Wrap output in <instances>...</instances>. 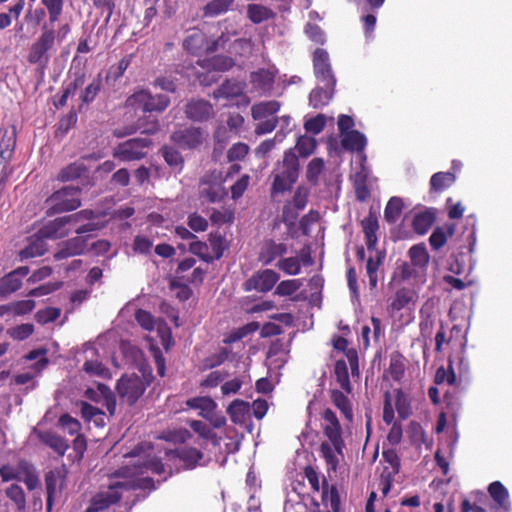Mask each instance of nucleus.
Segmentation results:
<instances>
[{
    "label": "nucleus",
    "instance_id": "nucleus-1",
    "mask_svg": "<svg viewBox=\"0 0 512 512\" xmlns=\"http://www.w3.org/2000/svg\"><path fill=\"white\" fill-rule=\"evenodd\" d=\"M71 33L69 23L62 24L58 30L53 26H49L47 22L43 23L40 30V36L35 40L28 50L27 61L29 64L37 65L38 69L43 72L47 69L50 62V52L56 41L62 42L67 35Z\"/></svg>",
    "mask_w": 512,
    "mask_h": 512
},
{
    "label": "nucleus",
    "instance_id": "nucleus-2",
    "mask_svg": "<svg viewBox=\"0 0 512 512\" xmlns=\"http://www.w3.org/2000/svg\"><path fill=\"white\" fill-rule=\"evenodd\" d=\"M300 162L293 149L284 152L282 163L272 173L271 196L290 191L299 177Z\"/></svg>",
    "mask_w": 512,
    "mask_h": 512
},
{
    "label": "nucleus",
    "instance_id": "nucleus-3",
    "mask_svg": "<svg viewBox=\"0 0 512 512\" xmlns=\"http://www.w3.org/2000/svg\"><path fill=\"white\" fill-rule=\"evenodd\" d=\"M466 342H462L461 348L448 358L447 368L439 367L434 376V382L441 384L447 382L450 386H460L463 380H468L470 373L469 359L465 355Z\"/></svg>",
    "mask_w": 512,
    "mask_h": 512
},
{
    "label": "nucleus",
    "instance_id": "nucleus-4",
    "mask_svg": "<svg viewBox=\"0 0 512 512\" xmlns=\"http://www.w3.org/2000/svg\"><path fill=\"white\" fill-rule=\"evenodd\" d=\"M150 384L151 379H147L145 375L123 374L116 382V391L123 402L134 405Z\"/></svg>",
    "mask_w": 512,
    "mask_h": 512
},
{
    "label": "nucleus",
    "instance_id": "nucleus-5",
    "mask_svg": "<svg viewBox=\"0 0 512 512\" xmlns=\"http://www.w3.org/2000/svg\"><path fill=\"white\" fill-rule=\"evenodd\" d=\"M81 189L78 186H64L63 189L53 192L46 203L52 213L73 211L81 205Z\"/></svg>",
    "mask_w": 512,
    "mask_h": 512
},
{
    "label": "nucleus",
    "instance_id": "nucleus-6",
    "mask_svg": "<svg viewBox=\"0 0 512 512\" xmlns=\"http://www.w3.org/2000/svg\"><path fill=\"white\" fill-rule=\"evenodd\" d=\"M170 104V98L167 95H152L150 90L142 89L133 92L127 99V105L135 109H141L144 112H163Z\"/></svg>",
    "mask_w": 512,
    "mask_h": 512
},
{
    "label": "nucleus",
    "instance_id": "nucleus-7",
    "mask_svg": "<svg viewBox=\"0 0 512 512\" xmlns=\"http://www.w3.org/2000/svg\"><path fill=\"white\" fill-rule=\"evenodd\" d=\"M151 139L147 137H135L115 146L113 156L122 161H132L145 158L146 149L151 145Z\"/></svg>",
    "mask_w": 512,
    "mask_h": 512
},
{
    "label": "nucleus",
    "instance_id": "nucleus-8",
    "mask_svg": "<svg viewBox=\"0 0 512 512\" xmlns=\"http://www.w3.org/2000/svg\"><path fill=\"white\" fill-rule=\"evenodd\" d=\"M313 70L319 82L327 88L336 87V77L331 69L330 56L323 48H317L312 56Z\"/></svg>",
    "mask_w": 512,
    "mask_h": 512
},
{
    "label": "nucleus",
    "instance_id": "nucleus-9",
    "mask_svg": "<svg viewBox=\"0 0 512 512\" xmlns=\"http://www.w3.org/2000/svg\"><path fill=\"white\" fill-rule=\"evenodd\" d=\"M206 136L202 128L191 125L175 130L171 133L170 139L183 150H193L203 144Z\"/></svg>",
    "mask_w": 512,
    "mask_h": 512
},
{
    "label": "nucleus",
    "instance_id": "nucleus-10",
    "mask_svg": "<svg viewBox=\"0 0 512 512\" xmlns=\"http://www.w3.org/2000/svg\"><path fill=\"white\" fill-rule=\"evenodd\" d=\"M323 432L338 454H342L345 443L342 438V426L334 410L325 408L322 413Z\"/></svg>",
    "mask_w": 512,
    "mask_h": 512
},
{
    "label": "nucleus",
    "instance_id": "nucleus-11",
    "mask_svg": "<svg viewBox=\"0 0 512 512\" xmlns=\"http://www.w3.org/2000/svg\"><path fill=\"white\" fill-rule=\"evenodd\" d=\"M277 71L267 68H260L251 71L249 74V83L251 92L258 96H269L272 94L275 84Z\"/></svg>",
    "mask_w": 512,
    "mask_h": 512
},
{
    "label": "nucleus",
    "instance_id": "nucleus-12",
    "mask_svg": "<svg viewBox=\"0 0 512 512\" xmlns=\"http://www.w3.org/2000/svg\"><path fill=\"white\" fill-rule=\"evenodd\" d=\"M124 488H127V484L123 482H115L110 484L108 490L98 492L96 496L92 498V503L86 512H98L109 508L112 504H116L122 498V492Z\"/></svg>",
    "mask_w": 512,
    "mask_h": 512
},
{
    "label": "nucleus",
    "instance_id": "nucleus-13",
    "mask_svg": "<svg viewBox=\"0 0 512 512\" xmlns=\"http://www.w3.org/2000/svg\"><path fill=\"white\" fill-rule=\"evenodd\" d=\"M278 280L279 273L266 268V270L256 272L248 278L243 284V288L246 292L257 291L266 293L272 290Z\"/></svg>",
    "mask_w": 512,
    "mask_h": 512
},
{
    "label": "nucleus",
    "instance_id": "nucleus-14",
    "mask_svg": "<svg viewBox=\"0 0 512 512\" xmlns=\"http://www.w3.org/2000/svg\"><path fill=\"white\" fill-rule=\"evenodd\" d=\"M183 49L192 56L209 55V37L200 28H191L185 36Z\"/></svg>",
    "mask_w": 512,
    "mask_h": 512
},
{
    "label": "nucleus",
    "instance_id": "nucleus-15",
    "mask_svg": "<svg viewBox=\"0 0 512 512\" xmlns=\"http://www.w3.org/2000/svg\"><path fill=\"white\" fill-rule=\"evenodd\" d=\"M185 116L192 122H207L215 117V108L204 98H192L185 104Z\"/></svg>",
    "mask_w": 512,
    "mask_h": 512
},
{
    "label": "nucleus",
    "instance_id": "nucleus-16",
    "mask_svg": "<svg viewBox=\"0 0 512 512\" xmlns=\"http://www.w3.org/2000/svg\"><path fill=\"white\" fill-rule=\"evenodd\" d=\"M246 87L247 84L243 81H238L237 78H226V80L214 90L213 96L216 99L241 98L242 103L248 105L250 103V98L245 93Z\"/></svg>",
    "mask_w": 512,
    "mask_h": 512
},
{
    "label": "nucleus",
    "instance_id": "nucleus-17",
    "mask_svg": "<svg viewBox=\"0 0 512 512\" xmlns=\"http://www.w3.org/2000/svg\"><path fill=\"white\" fill-rule=\"evenodd\" d=\"M166 457L170 461L179 459L183 463L185 469H194L203 457L201 450L193 447H179L176 449H168L165 451Z\"/></svg>",
    "mask_w": 512,
    "mask_h": 512
},
{
    "label": "nucleus",
    "instance_id": "nucleus-18",
    "mask_svg": "<svg viewBox=\"0 0 512 512\" xmlns=\"http://www.w3.org/2000/svg\"><path fill=\"white\" fill-rule=\"evenodd\" d=\"M200 195L208 203H221L227 197V189L221 180L201 179Z\"/></svg>",
    "mask_w": 512,
    "mask_h": 512
},
{
    "label": "nucleus",
    "instance_id": "nucleus-19",
    "mask_svg": "<svg viewBox=\"0 0 512 512\" xmlns=\"http://www.w3.org/2000/svg\"><path fill=\"white\" fill-rule=\"evenodd\" d=\"M68 224H72L71 214L51 220L49 223L41 227L39 234L41 237L46 239L64 238L69 234V230L66 228Z\"/></svg>",
    "mask_w": 512,
    "mask_h": 512
},
{
    "label": "nucleus",
    "instance_id": "nucleus-20",
    "mask_svg": "<svg viewBox=\"0 0 512 512\" xmlns=\"http://www.w3.org/2000/svg\"><path fill=\"white\" fill-rule=\"evenodd\" d=\"M87 249V238L82 236H77L74 238H70L66 240L59 251L54 254V258L56 260H63L70 257H75V255H81L85 253Z\"/></svg>",
    "mask_w": 512,
    "mask_h": 512
},
{
    "label": "nucleus",
    "instance_id": "nucleus-21",
    "mask_svg": "<svg viewBox=\"0 0 512 512\" xmlns=\"http://www.w3.org/2000/svg\"><path fill=\"white\" fill-rule=\"evenodd\" d=\"M330 400L347 422H353V404L344 390L330 389Z\"/></svg>",
    "mask_w": 512,
    "mask_h": 512
},
{
    "label": "nucleus",
    "instance_id": "nucleus-22",
    "mask_svg": "<svg viewBox=\"0 0 512 512\" xmlns=\"http://www.w3.org/2000/svg\"><path fill=\"white\" fill-rule=\"evenodd\" d=\"M333 346L337 350H341L346 355V360L351 369L352 376H359V355L356 349L347 348L348 341L343 336L337 335L333 340Z\"/></svg>",
    "mask_w": 512,
    "mask_h": 512
},
{
    "label": "nucleus",
    "instance_id": "nucleus-23",
    "mask_svg": "<svg viewBox=\"0 0 512 512\" xmlns=\"http://www.w3.org/2000/svg\"><path fill=\"white\" fill-rule=\"evenodd\" d=\"M488 493L499 510H511V502L509 501V490L504 487L500 481H494L489 484Z\"/></svg>",
    "mask_w": 512,
    "mask_h": 512
},
{
    "label": "nucleus",
    "instance_id": "nucleus-24",
    "mask_svg": "<svg viewBox=\"0 0 512 512\" xmlns=\"http://www.w3.org/2000/svg\"><path fill=\"white\" fill-rule=\"evenodd\" d=\"M287 245L283 243H276L274 240H266L265 244L261 247L260 261L264 265L271 264L273 260L283 257L287 253Z\"/></svg>",
    "mask_w": 512,
    "mask_h": 512
},
{
    "label": "nucleus",
    "instance_id": "nucleus-25",
    "mask_svg": "<svg viewBox=\"0 0 512 512\" xmlns=\"http://www.w3.org/2000/svg\"><path fill=\"white\" fill-rule=\"evenodd\" d=\"M322 502L330 505L333 512H341V497L337 484H330L326 478L322 482Z\"/></svg>",
    "mask_w": 512,
    "mask_h": 512
},
{
    "label": "nucleus",
    "instance_id": "nucleus-26",
    "mask_svg": "<svg viewBox=\"0 0 512 512\" xmlns=\"http://www.w3.org/2000/svg\"><path fill=\"white\" fill-rule=\"evenodd\" d=\"M436 219L434 209L417 212L412 220L413 230L420 235L427 233Z\"/></svg>",
    "mask_w": 512,
    "mask_h": 512
},
{
    "label": "nucleus",
    "instance_id": "nucleus-27",
    "mask_svg": "<svg viewBox=\"0 0 512 512\" xmlns=\"http://www.w3.org/2000/svg\"><path fill=\"white\" fill-rule=\"evenodd\" d=\"M367 139L359 130H350L341 138L342 148L347 151H364Z\"/></svg>",
    "mask_w": 512,
    "mask_h": 512
},
{
    "label": "nucleus",
    "instance_id": "nucleus-28",
    "mask_svg": "<svg viewBox=\"0 0 512 512\" xmlns=\"http://www.w3.org/2000/svg\"><path fill=\"white\" fill-rule=\"evenodd\" d=\"M39 438L42 443L48 445L49 448L54 450L60 456H64L69 448V444L66 439L56 433H53L52 430L41 432L39 434Z\"/></svg>",
    "mask_w": 512,
    "mask_h": 512
},
{
    "label": "nucleus",
    "instance_id": "nucleus-29",
    "mask_svg": "<svg viewBox=\"0 0 512 512\" xmlns=\"http://www.w3.org/2000/svg\"><path fill=\"white\" fill-rule=\"evenodd\" d=\"M197 63L206 69H211L213 72H225L231 70L235 65V61L231 56L216 55L208 60L197 61Z\"/></svg>",
    "mask_w": 512,
    "mask_h": 512
},
{
    "label": "nucleus",
    "instance_id": "nucleus-30",
    "mask_svg": "<svg viewBox=\"0 0 512 512\" xmlns=\"http://www.w3.org/2000/svg\"><path fill=\"white\" fill-rule=\"evenodd\" d=\"M405 358L402 353L399 351H395L390 354L389 359V366L386 370V374H388L389 377L393 381H401L403 377L405 376Z\"/></svg>",
    "mask_w": 512,
    "mask_h": 512
},
{
    "label": "nucleus",
    "instance_id": "nucleus-31",
    "mask_svg": "<svg viewBox=\"0 0 512 512\" xmlns=\"http://www.w3.org/2000/svg\"><path fill=\"white\" fill-rule=\"evenodd\" d=\"M45 239L38 233L37 237L31 238L27 246H25L19 253V256L22 260L41 257L45 252H47V244L45 243Z\"/></svg>",
    "mask_w": 512,
    "mask_h": 512
},
{
    "label": "nucleus",
    "instance_id": "nucleus-32",
    "mask_svg": "<svg viewBox=\"0 0 512 512\" xmlns=\"http://www.w3.org/2000/svg\"><path fill=\"white\" fill-rule=\"evenodd\" d=\"M279 101H264L252 105L251 115L255 121H261V119L271 118L280 109Z\"/></svg>",
    "mask_w": 512,
    "mask_h": 512
},
{
    "label": "nucleus",
    "instance_id": "nucleus-33",
    "mask_svg": "<svg viewBox=\"0 0 512 512\" xmlns=\"http://www.w3.org/2000/svg\"><path fill=\"white\" fill-rule=\"evenodd\" d=\"M227 413L231 417L233 423L243 424L250 415V404L243 400H234L227 408Z\"/></svg>",
    "mask_w": 512,
    "mask_h": 512
},
{
    "label": "nucleus",
    "instance_id": "nucleus-34",
    "mask_svg": "<svg viewBox=\"0 0 512 512\" xmlns=\"http://www.w3.org/2000/svg\"><path fill=\"white\" fill-rule=\"evenodd\" d=\"M247 16L254 24H259L264 21L273 20L276 17V13L273 9L262 6L258 3H250L247 7Z\"/></svg>",
    "mask_w": 512,
    "mask_h": 512
},
{
    "label": "nucleus",
    "instance_id": "nucleus-35",
    "mask_svg": "<svg viewBox=\"0 0 512 512\" xmlns=\"http://www.w3.org/2000/svg\"><path fill=\"white\" fill-rule=\"evenodd\" d=\"M335 88L316 87L311 90L309 95V103L314 109H321L323 106L329 104L333 97Z\"/></svg>",
    "mask_w": 512,
    "mask_h": 512
},
{
    "label": "nucleus",
    "instance_id": "nucleus-36",
    "mask_svg": "<svg viewBox=\"0 0 512 512\" xmlns=\"http://www.w3.org/2000/svg\"><path fill=\"white\" fill-rule=\"evenodd\" d=\"M362 226L367 248L374 249L377 245V230L379 228L376 216L370 213L368 217L362 220Z\"/></svg>",
    "mask_w": 512,
    "mask_h": 512
},
{
    "label": "nucleus",
    "instance_id": "nucleus-37",
    "mask_svg": "<svg viewBox=\"0 0 512 512\" xmlns=\"http://www.w3.org/2000/svg\"><path fill=\"white\" fill-rule=\"evenodd\" d=\"M63 478L60 470H50L46 473V508L48 511L52 509L54 496L57 492V487L60 479Z\"/></svg>",
    "mask_w": 512,
    "mask_h": 512
},
{
    "label": "nucleus",
    "instance_id": "nucleus-38",
    "mask_svg": "<svg viewBox=\"0 0 512 512\" xmlns=\"http://www.w3.org/2000/svg\"><path fill=\"white\" fill-rule=\"evenodd\" d=\"M16 146V131L12 130L10 135L7 136V132L4 133V136L0 142V166L1 163L6 165L8 170L9 160L13 157V152Z\"/></svg>",
    "mask_w": 512,
    "mask_h": 512
},
{
    "label": "nucleus",
    "instance_id": "nucleus-39",
    "mask_svg": "<svg viewBox=\"0 0 512 512\" xmlns=\"http://www.w3.org/2000/svg\"><path fill=\"white\" fill-rule=\"evenodd\" d=\"M347 360H336L334 374L336 376V382L346 394H351L353 386L349 379Z\"/></svg>",
    "mask_w": 512,
    "mask_h": 512
},
{
    "label": "nucleus",
    "instance_id": "nucleus-40",
    "mask_svg": "<svg viewBox=\"0 0 512 512\" xmlns=\"http://www.w3.org/2000/svg\"><path fill=\"white\" fill-rule=\"evenodd\" d=\"M455 224H449L446 226V231L443 227H436L430 237H429V244L430 246L437 251V249H440L444 245H446L447 238L452 237L455 233Z\"/></svg>",
    "mask_w": 512,
    "mask_h": 512
},
{
    "label": "nucleus",
    "instance_id": "nucleus-41",
    "mask_svg": "<svg viewBox=\"0 0 512 512\" xmlns=\"http://www.w3.org/2000/svg\"><path fill=\"white\" fill-rule=\"evenodd\" d=\"M81 416L88 422L93 421L97 427H105V414L103 410L94 407L93 404L82 401Z\"/></svg>",
    "mask_w": 512,
    "mask_h": 512
},
{
    "label": "nucleus",
    "instance_id": "nucleus-42",
    "mask_svg": "<svg viewBox=\"0 0 512 512\" xmlns=\"http://www.w3.org/2000/svg\"><path fill=\"white\" fill-rule=\"evenodd\" d=\"M455 181L456 176L452 172H436L430 179V190L435 192L444 191L453 185Z\"/></svg>",
    "mask_w": 512,
    "mask_h": 512
},
{
    "label": "nucleus",
    "instance_id": "nucleus-43",
    "mask_svg": "<svg viewBox=\"0 0 512 512\" xmlns=\"http://www.w3.org/2000/svg\"><path fill=\"white\" fill-rule=\"evenodd\" d=\"M161 155L171 169L182 170L184 157L174 146L163 145L160 149Z\"/></svg>",
    "mask_w": 512,
    "mask_h": 512
},
{
    "label": "nucleus",
    "instance_id": "nucleus-44",
    "mask_svg": "<svg viewBox=\"0 0 512 512\" xmlns=\"http://www.w3.org/2000/svg\"><path fill=\"white\" fill-rule=\"evenodd\" d=\"M408 253L412 266L423 269L429 265V252L424 244L411 246Z\"/></svg>",
    "mask_w": 512,
    "mask_h": 512
},
{
    "label": "nucleus",
    "instance_id": "nucleus-45",
    "mask_svg": "<svg viewBox=\"0 0 512 512\" xmlns=\"http://www.w3.org/2000/svg\"><path fill=\"white\" fill-rule=\"evenodd\" d=\"M403 209H404L403 199L400 197H391L385 207V210H384L385 220L389 224L396 223L398 218L400 217Z\"/></svg>",
    "mask_w": 512,
    "mask_h": 512
},
{
    "label": "nucleus",
    "instance_id": "nucleus-46",
    "mask_svg": "<svg viewBox=\"0 0 512 512\" xmlns=\"http://www.w3.org/2000/svg\"><path fill=\"white\" fill-rule=\"evenodd\" d=\"M233 2L234 0H211L203 7V16L214 17L227 13Z\"/></svg>",
    "mask_w": 512,
    "mask_h": 512
},
{
    "label": "nucleus",
    "instance_id": "nucleus-47",
    "mask_svg": "<svg viewBox=\"0 0 512 512\" xmlns=\"http://www.w3.org/2000/svg\"><path fill=\"white\" fill-rule=\"evenodd\" d=\"M414 295L415 293L411 290V288H399L390 303L391 309L396 312L401 311V309L409 305V303L413 300Z\"/></svg>",
    "mask_w": 512,
    "mask_h": 512
},
{
    "label": "nucleus",
    "instance_id": "nucleus-48",
    "mask_svg": "<svg viewBox=\"0 0 512 512\" xmlns=\"http://www.w3.org/2000/svg\"><path fill=\"white\" fill-rule=\"evenodd\" d=\"M22 286V280L17 278L15 273L9 272L0 278V298L12 294Z\"/></svg>",
    "mask_w": 512,
    "mask_h": 512
},
{
    "label": "nucleus",
    "instance_id": "nucleus-49",
    "mask_svg": "<svg viewBox=\"0 0 512 512\" xmlns=\"http://www.w3.org/2000/svg\"><path fill=\"white\" fill-rule=\"evenodd\" d=\"M103 80L102 75L98 74L96 77L93 78L91 83L88 84V86L85 87L83 90L80 98L82 104H90L92 103L96 97L99 95V92L102 88Z\"/></svg>",
    "mask_w": 512,
    "mask_h": 512
},
{
    "label": "nucleus",
    "instance_id": "nucleus-50",
    "mask_svg": "<svg viewBox=\"0 0 512 512\" xmlns=\"http://www.w3.org/2000/svg\"><path fill=\"white\" fill-rule=\"evenodd\" d=\"M325 169V160L320 157L312 158L306 166V179L309 183L316 185L319 181V176Z\"/></svg>",
    "mask_w": 512,
    "mask_h": 512
},
{
    "label": "nucleus",
    "instance_id": "nucleus-51",
    "mask_svg": "<svg viewBox=\"0 0 512 512\" xmlns=\"http://www.w3.org/2000/svg\"><path fill=\"white\" fill-rule=\"evenodd\" d=\"M42 5L48 13L49 25L54 27V23L59 21L64 9V0H41Z\"/></svg>",
    "mask_w": 512,
    "mask_h": 512
},
{
    "label": "nucleus",
    "instance_id": "nucleus-52",
    "mask_svg": "<svg viewBox=\"0 0 512 512\" xmlns=\"http://www.w3.org/2000/svg\"><path fill=\"white\" fill-rule=\"evenodd\" d=\"M87 172L83 163L75 162L64 167L58 175L60 181H70L81 178Z\"/></svg>",
    "mask_w": 512,
    "mask_h": 512
},
{
    "label": "nucleus",
    "instance_id": "nucleus-53",
    "mask_svg": "<svg viewBox=\"0 0 512 512\" xmlns=\"http://www.w3.org/2000/svg\"><path fill=\"white\" fill-rule=\"evenodd\" d=\"M188 407L192 409H200V415L206 417L209 410L216 408V403L209 396H196L186 401Z\"/></svg>",
    "mask_w": 512,
    "mask_h": 512
},
{
    "label": "nucleus",
    "instance_id": "nucleus-54",
    "mask_svg": "<svg viewBox=\"0 0 512 512\" xmlns=\"http://www.w3.org/2000/svg\"><path fill=\"white\" fill-rule=\"evenodd\" d=\"M232 356V349L228 347H220L218 352L209 355L204 360V365L207 368H215L221 366L222 363L230 359Z\"/></svg>",
    "mask_w": 512,
    "mask_h": 512
},
{
    "label": "nucleus",
    "instance_id": "nucleus-55",
    "mask_svg": "<svg viewBox=\"0 0 512 512\" xmlns=\"http://www.w3.org/2000/svg\"><path fill=\"white\" fill-rule=\"evenodd\" d=\"M316 147V139L306 135L298 137L295 144V149L299 152L301 157H308L312 155Z\"/></svg>",
    "mask_w": 512,
    "mask_h": 512
},
{
    "label": "nucleus",
    "instance_id": "nucleus-56",
    "mask_svg": "<svg viewBox=\"0 0 512 512\" xmlns=\"http://www.w3.org/2000/svg\"><path fill=\"white\" fill-rule=\"evenodd\" d=\"M19 468L25 475V477L23 478V482L25 483L27 488L29 490L35 489L39 482V478L35 470L33 469L32 465L26 461H21L19 462Z\"/></svg>",
    "mask_w": 512,
    "mask_h": 512
},
{
    "label": "nucleus",
    "instance_id": "nucleus-57",
    "mask_svg": "<svg viewBox=\"0 0 512 512\" xmlns=\"http://www.w3.org/2000/svg\"><path fill=\"white\" fill-rule=\"evenodd\" d=\"M61 310L58 307H46L35 313V320L40 325H46V323L56 321L59 319Z\"/></svg>",
    "mask_w": 512,
    "mask_h": 512
},
{
    "label": "nucleus",
    "instance_id": "nucleus-58",
    "mask_svg": "<svg viewBox=\"0 0 512 512\" xmlns=\"http://www.w3.org/2000/svg\"><path fill=\"white\" fill-rule=\"evenodd\" d=\"M234 212L231 209L222 208L220 210L214 209L210 214V220L214 225L232 224L234 220Z\"/></svg>",
    "mask_w": 512,
    "mask_h": 512
},
{
    "label": "nucleus",
    "instance_id": "nucleus-59",
    "mask_svg": "<svg viewBox=\"0 0 512 512\" xmlns=\"http://www.w3.org/2000/svg\"><path fill=\"white\" fill-rule=\"evenodd\" d=\"M58 424L70 435H77L82 428L81 422L70 414L61 415L58 419Z\"/></svg>",
    "mask_w": 512,
    "mask_h": 512
},
{
    "label": "nucleus",
    "instance_id": "nucleus-60",
    "mask_svg": "<svg viewBox=\"0 0 512 512\" xmlns=\"http://www.w3.org/2000/svg\"><path fill=\"white\" fill-rule=\"evenodd\" d=\"M35 327L32 324H22L12 328H9L7 333L14 340L23 341L28 339L30 335L34 333Z\"/></svg>",
    "mask_w": 512,
    "mask_h": 512
},
{
    "label": "nucleus",
    "instance_id": "nucleus-61",
    "mask_svg": "<svg viewBox=\"0 0 512 512\" xmlns=\"http://www.w3.org/2000/svg\"><path fill=\"white\" fill-rule=\"evenodd\" d=\"M278 266L286 274L296 275L301 272V261L297 257L283 258L278 261Z\"/></svg>",
    "mask_w": 512,
    "mask_h": 512
},
{
    "label": "nucleus",
    "instance_id": "nucleus-62",
    "mask_svg": "<svg viewBox=\"0 0 512 512\" xmlns=\"http://www.w3.org/2000/svg\"><path fill=\"white\" fill-rule=\"evenodd\" d=\"M301 281L299 279L283 280L278 283L275 294L286 296L291 295L299 290Z\"/></svg>",
    "mask_w": 512,
    "mask_h": 512
},
{
    "label": "nucleus",
    "instance_id": "nucleus-63",
    "mask_svg": "<svg viewBox=\"0 0 512 512\" xmlns=\"http://www.w3.org/2000/svg\"><path fill=\"white\" fill-rule=\"evenodd\" d=\"M326 118L325 115L319 114L312 118H309L305 124L304 128L307 132H312L313 135H318L321 131L325 129Z\"/></svg>",
    "mask_w": 512,
    "mask_h": 512
},
{
    "label": "nucleus",
    "instance_id": "nucleus-64",
    "mask_svg": "<svg viewBox=\"0 0 512 512\" xmlns=\"http://www.w3.org/2000/svg\"><path fill=\"white\" fill-rule=\"evenodd\" d=\"M249 153V146L246 143L238 142L233 144L227 151L229 161L242 160Z\"/></svg>",
    "mask_w": 512,
    "mask_h": 512
}]
</instances>
